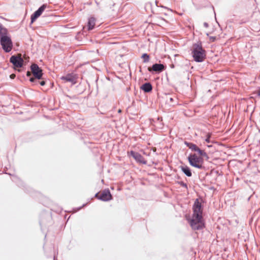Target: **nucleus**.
<instances>
[{
    "instance_id": "1",
    "label": "nucleus",
    "mask_w": 260,
    "mask_h": 260,
    "mask_svg": "<svg viewBox=\"0 0 260 260\" xmlns=\"http://www.w3.org/2000/svg\"><path fill=\"white\" fill-rule=\"evenodd\" d=\"M193 214L191 218L188 219L191 229L194 230H201L205 228V222L203 216V206L196 199L192 206Z\"/></svg>"
},
{
    "instance_id": "2",
    "label": "nucleus",
    "mask_w": 260,
    "mask_h": 260,
    "mask_svg": "<svg viewBox=\"0 0 260 260\" xmlns=\"http://www.w3.org/2000/svg\"><path fill=\"white\" fill-rule=\"evenodd\" d=\"M191 51L192 57L197 62H202L207 57L206 51L203 48L201 41L192 44Z\"/></svg>"
},
{
    "instance_id": "3",
    "label": "nucleus",
    "mask_w": 260,
    "mask_h": 260,
    "mask_svg": "<svg viewBox=\"0 0 260 260\" xmlns=\"http://www.w3.org/2000/svg\"><path fill=\"white\" fill-rule=\"evenodd\" d=\"M187 160L191 166L200 170H205L206 168L203 165L204 158L198 156L197 154L190 153L187 157Z\"/></svg>"
},
{
    "instance_id": "4",
    "label": "nucleus",
    "mask_w": 260,
    "mask_h": 260,
    "mask_svg": "<svg viewBox=\"0 0 260 260\" xmlns=\"http://www.w3.org/2000/svg\"><path fill=\"white\" fill-rule=\"evenodd\" d=\"M25 60L20 55H12L10 58V62L13 64V69L21 72L22 71L21 68H23L26 66Z\"/></svg>"
},
{
    "instance_id": "5",
    "label": "nucleus",
    "mask_w": 260,
    "mask_h": 260,
    "mask_svg": "<svg viewBox=\"0 0 260 260\" xmlns=\"http://www.w3.org/2000/svg\"><path fill=\"white\" fill-rule=\"evenodd\" d=\"M0 44L5 52L9 53L12 50L13 42L8 31L0 37Z\"/></svg>"
},
{
    "instance_id": "6",
    "label": "nucleus",
    "mask_w": 260,
    "mask_h": 260,
    "mask_svg": "<svg viewBox=\"0 0 260 260\" xmlns=\"http://www.w3.org/2000/svg\"><path fill=\"white\" fill-rule=\"evenodd\" d=\"M94 197L104 202H108L113 199V197L108 188L104 189L101 194H99V192L96 193Z\"/></svg>"
},
{
    "instance_id": "7",
    "label": "nucleus",
    "mask_w": 260,
    "mask_h": 260,
    "mask_svg": "<svg viewBox=\"0 0 260 260\" xmlns=\"http://www.w3.org/2000/svg\"><path fill=\"white\" fill-rule=\"evenodd\" d=\"M30 70L33 76L38 80L43 79V70L36 63H33L30 66Z\"/></svg>"
},
{
    "instance_id": "8",
    "label": "nucleus",
    "mask_w": 260,
    "mask_h": 260,
    "mask_svg": "<svg viewBox=\"0 0 260 260\" xmlns=\"http://www.w3.org/2000/svg\"><path fill=\"white\" fill-rule=\"evenodd\" d=\"M48 7L47 4L42 5L30 16V24H32L43 13L45 9Z\"/></svg>"
},
{
    "instance_id": "9",
    "label": "nucleus",
    "mask_w": 260,
    "mask_h": 260,
    "mask_svg": "<svg viewBox=\"0 0 260 260\" xmlns=\"http://www.w3.org/2000/svg\"><path fill=\"white\" fill-rule=\"evenodd\" d=\"M164 98L166 100V104L171 106H175L178 104L177 99L173 93H165Z\"/></svg>"
},
{
    "instance_id": "10",
    "label": "nucleus",
    "mask_w": 260,
    "mask_h": 260,
    "mask_svg": "<svg viewBox=\"0 0 260 260\" xmlns=\"http://www.w3.org/2000/svg\"><path fill=\"white\" fill-rule=\"evenodd\" d=\"M166 69L165 66L161 63H155L151 67L148 68V71L152 74L159 73L165 70Z\"/></svg>"
},
{
    "instance_id": "11",
    "label": "nucleus",
    "mask_w": 260,
    "mask_h": 260,
    "mask_svg": "<svg viewBox=\"0 0 260 260\" xmlns=\"http://www.w3.org/2000/svg\"><path fill=\"white\" fill-rule=\"evenodd\" d=\"M77 75L74 73H69L65 76L60 77V79L64 81L65 82H71L72 85L77 83Z\"/></svg>"
},
{
    "instance_id": "12",
    "label": "nucleus",
    "mask_w": 260,
    "mask_h": 260,
    "mask_svg": "<svg viewBox=\"0 0 260 260\" xmlns=\"http://www.w3.org/2000/svg\"><path fill=\"white\" fill-rule=\"evenodd\" d=\"M130 156L133 157L138 163L144 165H146L147 164V161L144 159L143 156L138 152L131 150L130 151Z\"/></svg>"
},
{
    "instance_id": "13",
    "label": "nucleus",
    "mask_w": 260,
    "mask_h": 260,
    "mask_svg": "<svg viewBox=\"0 0 260 260\" xmlns=\"http://www.w3.org/2000/svg\"><path fill=\"white\" fill-rule=\"evenodd\" d=\"M51 220V217L49 213H44L41 215V218L40 220V225L42 229L43 227L46 226L48 225V222Z\"/></svg>"
},
{
    "instance_id": "14",
    "label": "nucleus",
    "mask_w": 260,
    "mask_h": 260,
    "mask_svg": "<svg viewBox=\"0 0 260 260\" xmlns=\"http://www.w3.org/2000/svg\"><path fill=\"white\" fill-rule=\"evenodd\" d=\"M140 89L145 93H150L152 90V85L150 82H147L140 86Z\"/></svg>"
},
{
    "instance_id": "15",
    "label": "nucleus",
    "mask_w": 260,
    "mask_h": 260,
    "mask_svg": "<svg viewBox=\"0 0 260 260\" xmlns=\"http://www.w3.org/2000/svg\"><path fill=\"white\" fill-rule=\"evenodd\" d=\"M95 21L96 19L94 17L91 16L88 18L87 24V30L88 31H90L94 28Z\"/></svg>"
},
{
    "instance_id": "16",
    "label": "nucleus",
    "mask_w": 260,
    "mask_h": 260,
    "mask_svg": "<svg viewBox=\"0 0 260 260\" xmlns=\"http://www.w3.org/2000/svg\"><path fill=\"white\" fill-rule=\"evenodd\" d=\"M180 168L182 172L187 177H191L192 176L191 170L189 167L187 166H181Z\"/></svg>"
},
{
    "instance_id": "17",
    "label": "nucleus",
    "mask_w": 260,
    "mask_h": 260,
    "mask_svg": "<svg viewBox=\"0 0 260 260\" xmlns=\"http://www.w3.org/2000/svg\"><path fill=\"white\" fill-rule=\"evenodd\" d=\"M194 152H197L199 154L198 156H201L202 158H206L207 159L209 158V156L207 153L205 152L204 150H202L200 149L198 146L196 148Z\"/></svg>"
},
{
    "instance_id": "18",
    "label": "nucleus",
    "mask_w": 260,
    "mask_h": 260,
    "mask_svg": "<svg viewBox=\"0 0 260 260\" xmlns=\"http://www.w3.org/2000/svg\"><path fill=\"white\" fill-rule=\"evenodd\" d=\"M184 144L192 151H194L198 147L195 144L187 141H184Z\"/></svg>"
},
{
    "instance_id": "19",
    "label": "nucleus",
    "mask_w": 260,
    "mask_h": 260,
    "mask_svg": "<svg viewBox=\"0 0 260 260\" xmlns=\"http://www.w3.org/2000/svg\"><path fill=\"white\" fill-rule=\"evenodd\" d=\"M8 30L7 28L5 27L3 25L0 23V37L3 36V35H5L7 33Z\"/></svg>"
},
{
    "instance_id": "20",
    "label": "nucleus",
    "mask_w": 260,
    "mask_h": 260,
    "mask_svg": "<svg viewBox=\"0 0 260 260\" xmlns=\"http://www.w3.org/2000/svg\"><path fill=\"white\" fill-rule=\"evenodd\" d=\"M141 58L143 59V62L146 63L149 61L150 56L149 54L145 53L142 54Z\"/></svg>"
},
{
    "instance_id": "21",
    "label": "nucleus",
    "mask_w": 260,
    "mask_h": 260,
    "mask_svg": "<svg viewBox=\"0 0 260 260\" xmlns=\"http://www.w3.org/2000/svg\"><path fill=\"white\" fill-rule=\"evenodd\" d=\"M176 183L178 184H179L182 187H184V188L187 189V184L186 183H184L183 181H177L176 182Z\"/></svg>"
},
{
    "instance_id": "22",
    "label": "nucleus",
    "mask_w": 260,
    "mask_h": 260,
    "mask_svg": "<svg viewBox=\"0 0 260 260\" xmlns=\"http://www.w3.org/2000/svg\"><path fill=\"white\" fill-rule=\"evenodd\" d=\"M211 135H212L211 133H208V134H207V135H206V139H205V141H206L207 143H210V142H211L210 138H211Z\"/></svg>"
},
{
    "instance_id": "23",
    "label": "nucleus",
    "mask_w": 260,
    "mask_h": 260,
    "mask_svg": "<svg viewBox=\"0 0 260 260\" xmlns=\"http://www.w3.org/2000/svg\"><path fill=\"white\" fill-rule=\"evenodd\" d=\"M38 80L37 78H36L34 76V77H29V81L31 82V83H34L35 84H37V80Z\"/></svg>"
},
{
    "instance_id": "24",
    "label": "nucleus",
    "mask_w": 260,
    "mask_h": 260,
    "mask_svg": "<svg viewBox=\"0 0 260 260\" xmlns=\"http://www.w3.org/2000/svg\"><path fill=\"white\" fill-rule=\"evenodd\" d=\"M42 81H37V84L39 83L41 86H44L46 84V80H45L44 78L43 79H41Z\"/></svg>"
},
{
    "instance_id": "25",
    "label": "nucleus",
    "mask_w": 260,
    "mask_h": 260,
    "mask_svg": "<svg viewBox=\"0 0 260 260\" xmlns=\"http://www.w3.org/2000/svg\"><path fill=\"white\" fill-rule=\"evenodd\" d=\"M210 41L211 42H214L216 40V37L211 36L209 38Z\"/></svg>"
},
{
    "instance_id": "26",
    "label": "nucleus",
    "mask_w": 260,
    "mask_h": 260,
    "mask_svg": "<svg viewBox=\"0 0 260 260\" xmlns=\"http://www.w3.org/2000/svg\"><path fill=\"white\" fill-rule=\"evenodd\" d=\"M23 59L25 60V62H26V64L27 63V62H29V57H24V58H23Z\"/></svg>"
},
{
    "instance_id": "27",
    "label": "nucleus",
    "mask_w": 260,
    "mask_h": 260,
    "mask_svg": "<svg viewBox=\"0 0 260 260\" xmlns=\"http://www.w3.org/2000/svg\"><path fill=\"white\" fill-rule=\"evenodd\" d=\"M26 76H27V77H31V73H30L29 71H27L26 72Z\"/></svg>"
},
{
    "instance_id": "28",
    "label": "nucleus",
    "mask_w": 260,
    "mask_h": 260,
    "mask_svg": "<svg viewBox=\"0 0 260 260\" xmlns=\"http://www.w3.org/2000/svg\"><path fill=\"white\" fill-rule=\"evenodd\" d=\"M157 120L158 121H159V122H162V117H158L157 118Z\"/></svg>"
},
{
    "instance_id": "29",
    "label": "nucleus",
    "mask_w": 260,
    "mask_h": 260,
    "mask_svg": "<svg viewBox=\"0 0 260 260\" xmlns=\"http://www.w3.org/2000/svg\"><path fill=\"white\" fill-rule=\"evenodd\" d=\"M10 77L11 79H14V78L15 77V75L14 74H12L10 75Z\"/></svg>"
},
{
    "instance_id": "30",
    "label": "nucleus",
    "mask_w": 260,
    "mask_h": 260,
    "mask_svg": "<svg viewBox=\"0 0 260 260\" xmlns=\"http://www.w3.org/2000/svg\"><path fill=\"white\" fill-rule=\"evenodd\" d=\"M204 26L205 27H208L209 26V24L207 22H204Z\"/></svg>"
},
{
    "instance_id": "31",
    "label": "nucleus",
    "mask_w": 260,
    "mask_h": 260,
    "mask_svg": "<svg viewBox=\"0 0 260 260\" xmlns=\"http://www.w3.org/2000/svg\"><path fill=\"white\" fill-rule=\"evenodd\" d=\"M257 95L258 97L260 98V88L259 89L257 92Z\"/></svg>"
},
{
    "instance_id": "32",
    "label": "nucleus",
    "mask_w": 260,
    "mask_h": 260,
    "mask_svg": "<svg viewBox=\"0 0 260 260\" xmlns=\"http://www.w3.org/2000/svg\"><path fill=\"white\" fill-rule=\"evenodd\" d=\"M170 67L171 68H175V66L173 64H172L170 65Z\"/></svg>"
},
{
    "instance_id": "33",
    "label": "nucleus",
    "mask_w": 260,
    "mask_h": 260,
    "mask_svg": "<svg viewBox=\"0 0 260 260\" xmlns=\"http://www.w3.org/2000/svg\"><path fill=\"white\" fill-rule=\"evenodd\" d=\"M207 146L209 148H210V147H212V145H207Z\"/></svg>"
},
{
    "instance_id": "34",
    "label": "nucleus",
    "mask_w": 260,
    "mask_h": 260,
    "mask_svg": "<svg viewBox=\"0 0 260 260\" xmlns=\"http://www.w3.org/2000/svg\"><path fill=\"white\" fill-rule=\"evenodd\" d=\"M122 112V110L121 109H119L118 111V113H121Z\"/></svg>"
},
{
    "instance_id": "35",
    "label": "nucleus",
    "mask_w": 260,
    "mask_h": 260,
    "mask_svg": "<svg viewBox=\"0 0 260 260\" xmlns=\"http://www.w3.org/2000/svg\"><path fill=\"white\" fill-rule=\"evenodd\" d=\"M157 3H158V2L157 1H155V4L158 7V6L157 5Z\"/></svg>"
},
{
    "instance_id": "36",
    "label": "nucleus",
    "mask_w": 260,
    "mask_h": 260,
    "mask_svg": "<svg viewBox=\"0 0 260 260\" xmlns=\"http://www.w3.org/2000/svg\"><path fill=\"white\" fill-rule=\"evenodd\" d=\"M215 173H216V174H218V171H215Z\"/></svg>"
},
{
    "instance_id": "37",
    "label": "nucleus",
    "mask_w": 260,
    "mask_h": 260,
    "mask_svg": "<svg viewBox=\"0 0 260 260\" xmlns=\"http://www.w3.org/2000/svg\"><path fill=\"white\" fill-rule=\"evenodd\" d=\"M161 20L165 21V19L164 18H160Z\"/></svg>"
},
{
    "instance_id": "38",
    "label": "nucleus",
    "mask_w": 260,
    "mask_h": 260,
    "mask_svg": "<svg viewBox=\"0 0 260 260\" xmlns=\"http://www.w3.org/2000/svg\"><path fill=\"white\" fill-rule=\"evenodd\" d=\"M177 179H180V177L179 176H178V177H177Z\"/></svg>"
},
{
    "instance_id": "39",
    "label": "nucleus",
    "mask_w": 260,
    "mask_h": 260,
    "mask_svg": "<svg viewBox=\"0 0 260 260\" xmlns=\"http://www.w3.org/2000/svg\"><path fill=\"white\" fill-rule=\"evenodd\" d=\"M161 7L167 8L166 7L161 6Z\"/></svg>"
},
{
    "instance_id": "40",
    "label": "nucleus",
    "mask_w": 260,
    "mask_h": 260,
    "mask_svg": "<svg viewBox=\"0 0 260 260\" xmlns=\"http://www.w3.org/2000/svg\"><path fill=\"white\" fill-rule=\"evenodd\" d=\"M55 256H54V260L55 259Z\"/></svg>"
}]
</instances>
